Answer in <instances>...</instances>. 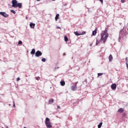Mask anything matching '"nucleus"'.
<instances>
[{
	"label": "nucleus",
	"instance_id": "8",
	"mask_svg": "<svg viewBox=\"0 0 128 128\" xmlns=\"http://www.w3.org/2000/svg\"><path fill=\"white\" fill-rule=\"evenodd\" d=\"M30 28H34V26H36V24L30 22Z\"/></svg>",
	"mask_w": 128,
	"mask_h": 128
},
{
	"label": "nucleus",
	"instance_id": "14",
	"mask_svg": "<svg viewBox=\"0 0 128 128\" xmlns=\"http://www.w3.org/2000/svg\"><path fill=\"white\" fill-rule=\"evenodd\" d=\"M31 54H36V49L35 48H33L32 50L30 52Z\"/></svg>",
	"mask_w": 128,
	"mask_h": 128
},
{
	"label": "nucleus",
	"instance_id": "36",
	"mask_svg": "<svg viewBox=\"0 0 128 128\" xmlns=\"http://www.w3.org/2000/svg\"><path fill=\"white\" fill-rule=\"evenodd\" d=\"M53 1H54V0H52Z\"/></svg>",
	"mask_w": 128,
	"mask_h": 128
},
{
	"label": "nucleus",
	"instance_id": "12",
	"mask_svg": "<svg viewBox=\"0 0 128 128\" xmlns=\"http://www.w3.org/2000/svg\"><path fill=\"white\" fill-rule=\"evenodd\" d=\"M98 32V28H96L94 31L92 32V36H96V34Z\"/></svg>",
	"mask_w": 128,
	"mask_h": 128
},
{
	"label": "nucleus",
	"instance_id": "30",
	"mask_svg": "<svg viewBox=\"0 0 128 128\" xmlns=\"http://www.w3.org/2000/svg\"><path fill=\"white\" fill-rule=\"evenodd\" d=\"M57 108H60V106H57Z\"/></svg>",
	"mask_w": 128,
	"mask_h": 128
},
{
	"label": "nucleus",
	"instance_id": "6",
	"mask_svg": "<svg viewBox=\"0 0 128 128\" xmlns=\"http://www.w3.org/2000/svg\"><path fill=\"white\" fill-rule=\"evenodd\" d=\"M111 88L113 90H116V84H113L111 85Z\"/></svg>",
	"mask_w": 128,
	"mask_h": 128
},
{
	"label": "nucleus",
	"instance_id": "33",
	"mask_svg": "<svg viewBox=\"0 0 128 128\" xmlns=\"http://www.w3.org/2000/svg\"><path fill=\"white\" fill-rule=\"evenodd\" d=\"M14 106H16V105L14 104Z\"/></svg>",
	"mask_w": 128,
	"mask_h": 128
},
{
	"label": "nucleus",
	"instance_id": "28",
	"mask_svg": "<svg viewBox=\"0 0 128 128\" xmlns=\"http://www.w3.org/2000/svg\"><path fill=\"white\" fill-rule=\"evenodd\" d=\"M98 39H96V46H98Z\"/></svg>",
	"mask_w": 128,
	"mask_h": 128
},
{
	"label": "nucleus",
	"instance_id": "23",
	"mask_svg": "<svg viewBox=\"0 0 128 128\" xmlns=\"http://www.w3.org/2000/svg\"><path fill=\"white\" fill-rule=\"evenodd\" d=\"M18 44H22V41H19L18 42Z\"/></svg>",
	"mask_w": 128,
	"mask_h": 128
},
{
	"label": "nucleus",
	"instance_id": "19",
	"mask_svg": "<svg viewBox=\"0 0 128 128\" xmlns=\"http://www.w3.org/2000/svg\"><path fill=\"white\" fill-rule=\"evenodd\" d=\"M102 126V122H100V124L98 125V128H101Z\"/></svg>",
	"mask_w": 128,
	"mask_h": 128
},
{
	"label": "nucleus",
	"instance_id": "11",
	"mask_svg": "<svg viewBox=\"0 0 128 128\" xmlns=\"http://www.w3.org/2000/svg\"><path fill=\"white\" fill-rule=\"evenodd\" d=\"M118 112L120 114H122V112H124V109L122 108H120L118 110Z\"/></svg>",
	"mask_w": 128,
	"mask_h": 128
},
{
	"label": "nucleus",
	"instance_id": "20",
	"mask_svg": "<svg viewBox=\"0 0 128 128\" xmlns=\"http://www.w3.org/2000/svg\"><path fill=\"white\" fill-rule=\"evenodd\" d=\"M102 74H102V73H98V76H102Z\"/></svg>",
	"mask_w": 128,
	"mask_h": 128
},
{
	"label": "nucleus",
	"instance_id": "2",
	"mask_svg": "<svg viewBox=\"0 0 128 128\" xmlns=\"http://www.w3.org/2000/svg\"><path fill=\"white\" fill-rule=\"evenodd\" d=\"M12 8H21L22 6V3H18L16 0H12Z\"/></svg>",
	"mask_w": 128,
	"mask_h": 128
},
{
	"label": "nucleus",
	"instance_id": "25",
	"mask_svg": "<svg viewBox=\"0 0 128 128\" xmlns=\"http://www.w3.org/2000/svg\"><path fill=\"white\" fill-rule=\"evenodd\" d=\"M20 77H18L16 79V81L18 82V80H20Z\"/></svg>",
	"mask_w": 128,
	"mask_h": 128
},
{
	"label": "nucleus",
	"instance_id": "1",
	"mask_svg": "<svg viewBox=\"0 0 128 128\" xmlns=\"http://www.w3.org/2000/svg\"><path fill=\"white\" fill-rule=\"evenodd\" d=\"M101 38L100 40L103 41L104 44H106L108 38V30L106 29L102 31L100 34Z\"/></svg>",
	"mask_w": 128,
	"mask_h": 128
},
{
	"label": "nucleus",
	"instance_id": "32",
	"mask_svg": "<svg viewBox=\"0 0 128 128\" xmlns=\"http://www.w3.org/2000/svg\"><path fill=\"white\" fill-rule=\"evenodd\" d=\"M64 56H66V53H64Z\"/></svg>",
	"mask_w": 128,
	"mask_h": 128
},
{
	"label": "nucleus",
	"instance_id": "35",
	"mask_svg": "<svg viewBox=\"0 0 128 128\" xmlns=\"http://www.w3.org/2000/svg\"><path fill=\"white\" fill-rule=\"evenodd\" d=\"M24 128H26V127H24Z\"/></svg>",
	"mask_w": 128,
	"mask_h": 128
},
{
	"label": "nucleus",
	"instance_id": "24",
	"mask_svg": "<svg viewBox=\"0 0 128 128\" xmlns=\"http://www.w3.org/2000/svg\"><path fill=\"white\" fill-rule=\"evenodd\" d=\"M42 62H46V58H42Z\"/></svg>",
	"mask_w": 128,
	"mask_h": 128
},
{
	"label": "nucleus",
	"instance_id": "17",
	"mask_svg": "<svg viewBox=\"0 0 128 128\" xmlns=\"http://www.w3.org/2000/svg\"><path fill=\"white\" fill-rule=\"evenodd\" d=\"M64 40L65 42H68V36H65L64 37Z\"/></svg>",
	"mask_w": 128,
	"mask_h": 128
},
{
	"label": "nucleus",
	"instance_id": "16",
	"mask_svg": "<svg viewBox=\"0 0 128 128\" xmlns=\"http://www.w3.org/2000/svg\"><path fill=\"white\" fill-rule=\"evenodd\" d=\"M112 54H110L109 56V62H112Z\"/></svg>",
	"mask_w": 128,
	"mask_h": 128
},
{
	"label": "nucleus",
	"instance_id": "13",
	"mask_svg": "<svg viewBox=\"0 0 128 128\" xmlns=\"http://www.w3.org/2000/svg\"><path fill=\"white\" fill-rule=\"evenodd\" d=\"M60 85L62 86H66V82L64 81H61L60 82Z\"/></svg>",
	"mask_w": 128,
	"mask_h": 128
},
{
	"label": "nucleus",
	"instance_id": "10",
	"mask_svg": "<svg viewBox=\"0 0 128 128\" xmlns=\"http://www.w3.org/2000/svg\"><path fill=\"white\" fill-rule=\"evenodd\" d=\"M71 90L73 91L76 90V85H74V86H72Z\"/></svg>",
	"mask_w": 128,
	"mask_h": 128
},
{
	"label": "nucleus",
	"instance_id": "34",
	"mask_svg": "<svg viewBox=\"0 0 128 128\" xmlns=\"http://www.w3.org/2000/svg\"><path fill=\"white\" fill-rule=\"evenodd\" d=\"M37 0V2H40V0Z\"/></svg>",
	"mask_w": 128,
	"mask_h": 128
},
{
	"label": "nucleus",
	"instance_id": "22",
	"mask_svg": "<svg viewBox=\"0 0 128 128\" xmlns=\"http://www.w3.org/2000/svg\"><path fill=\"white\" fill-rule=\"evenodd\" d=\"M122 4H124L126 2V0H121Z\"/></svg>",
	"mask_w": 128,
	"mask_h": 128
},
{
	"label": "nucleus",
	"instance_id": "21",
	"mask_svg": "<svg viewBox=\"0 0 128 128\" xmlns=\"http://www.w3.org/2000/svg\"><path fill=\"white\" fill-rule=\"evenodd\" d=\"M10 12H12L14 14H16V11H14V10H11Z\"/></svg>",
	"mask_w": 128,
	"mask_h": 128
},
{
	"label": "nucleus",
	"instance_id": "3",
	"mask_svg": "<svg viewBox=\"0 0 128 128\" xmlns=\"http://www.w3.org/2000/svg\"><path fill=\"white\" fill-rule=\"evenodd\" d=\"M74 34H76V36H82V34H86V31H83L82 32V33H78L77 31L74 32Z\"/></svg>",
	"mask_w": 128,
	"mask_h": 128
},
{
	"label": "nucleus",
	"instance_id": "26",
	"mask_svg": "<svg viewBox=\"0 0 128 128\" xmlns=\"http://www.w3.org/2000/svg\"><path fill=\"white\" fill-rule=\"evenodd\" d=\"M102 4H104V0H98Z\"/></svg>",
	"mask_w": 128,
	"mask_h": 128
},
{
	"label": "nucleus",
	"instance_id": "37",
	"mask_svg": "<svg viewBox=\"0 0 128 128\" xmlns=\"http://www.w3.org/2000/svg\"><path fill=\"white\" fill-rule=\"evenodd\" d=\"M36 80H38V78H36Z\"/></svg>",
	"mask_w": 128,
	"mask_h": 128
},
{
	"label": "nucleus",
	"instance_id": "31",
	"mask_svg": "<svg viewBox=\"0 0 128 128\" xmlns=\"http://www.w3.org/2000/svg\"><path fill=\"white\" fill-rule=\"evenodd\" d=\"M56 28H58V29L60 30V27L58 26V27H56Z\"/></svg>",
	"mask_w": 128,
	"mask_h": 128
},
{
	"label": "nucleus",
	"instance_id": "18",
	"mask_svg": "<svg viewBox=\"0 0 128 128\" xmlns=\"http://www.w3.org/2000/svg\"><path fill=\"white\" fill-rule=\"evenodd\" d=\"M52 102H54V99H50V100H48V103H49L50 104H52Z\"/></svg>",
	"mask_w": 128,
	"mask_h": 128
},
{
	"label": "nucleus",
	"instance_id": "38",
	"mask_svg": "<svg viewBox=\"0 0 128 128\" xmlns=\"http://www.w3.org/2000/svg\"><path fill=\"white\" fill-rule=\"evenodd\" d=\"M36 80H38V78H36Z\"/></svg>",
	"mask_w": 128,
	"mask_h": 128
},
{
	"label": "nucleus",
	"instance_id": "27",
	"mask_svg": "<svg viewBox=\"0 0 128 128\" xmlns=\"http://www.w3.org/2000/svg\"><path fill=\"white\" fill-rule=\"evenodd\" d=\"M78 84V82H75V86H76V84Z\"/></svg>",
	"mask_w": 128,
	"mask_h": 128
},
{
	"label": "nucleus",
	"instance_id": "5",
	"mask_svg": "<svg viewBox=\"0 0 128 128\" xmlns=\"http://www.w3.org/2000/svg\"><path fill=\"white\" fill-rule=\"evenodd\" d=\"M42 54V53L40 50H38L35 54L37 58H38L39 56H40Z\"/></svg>",
	"mask_w": 128,
	"mask_h": 128
},
{
	"label": "nucleus",
	"instance_id": "15",
	"mask_svg": "<svg viewBox=\"0 0 128 128\" xmlns=\"http://www.w3.org/2000/svg\"><path fill=\"white\" fill-rule=\"evenodd\" d=\"M60 16V14H57L55 17V20L58 21V17Z\"/></svg>",
	"mask_w": 128,
	"mask_h": 128
},
{
	"label": "nucleus",
	"instance_id": "9",
	"mask_svg": "<svg viewBox=\"0 0 128 128\" xmlns=\"http://www.w3.org/2000/svg\"><path fill=\"white\" fill-rule=\"evenodd\" d=\"M46 124V126L47 128H52V124L51 123H48L47 124Z\"/></svg>",
	"mask_w": 128,
	"mask_h": 128
},
{
	"label": "nucleus",
	"instance_id": "29",
	"mask_svg": "<svg viewBox=\"0 0 128 128\" xmlns=\"http://www.w3.org/2000/svg\"><path fill=\"white\" fill-rule=\"evenodd\" d=\"M126 62H128V58L126 57Z\"/></svg>",
	"mask_w": 128,
	"mask_h": 128
},
{
	"label": "nucleus",
	"instance_id": "7",
	"mask_svg": "<svg viewBox=\"0 0 128 128\" xmlns=\"http://www.w3.org/2000/svg\"><path fill=\"white\" fill-rule=\"evenodd\" d=\"M50 118H46L45 120L46 124H50Z\"/></svg>",
	"mask_w": 128,
	"mask_h": 128
},
{
	"label": "nucleus",
	"instance_id": "4",
	"mask_svg": "<svg viewBox=\"0 0 128 128\" xmlns=\"http://www.w3.org/2000/svg\"><path fill=\"white\" fill-rule=\"evenodd\" d=\"M0 14L4 18H8V14H7L6 12H0Z\"/></svg>",
	"mask_w": 128,
	"mask_h": 128
}]
</instances>
